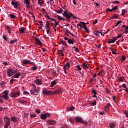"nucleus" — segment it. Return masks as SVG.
Here are the masks:
<instances>
[{
    "label": "nucleus",
    "mask_w": 128,
    "mask_h": 128,
    "mask_svg": "<svg viewBox=\"0 0 128 128\" xmlns=\"http://www.w3.org/2000/svg\"><path fill=\"white\" fill-rule=\"evenodd\" d=\"M32 86H34V88L30 90L31 94L32 96H38L40 92V88L38 87L36 89V86L34 84H32Z\"/></svg>",
    "instance_id": "f257e3e1"
},
{
    "label": "nucleus",
    "mask_w": 128,
    "mask_h": 128,
    "mask_svg": "<svg viewBox=\"0 0 128 128\" xmlns=\"http://www.w3.org/2000/svg\"><path fill=\"white\" fill-rule=\"evenodd\" d=\"M63 16H65V18H67L69 22L70 21V18H76V16L68 12V10L66 11V12H64V15Z\"/></svg>",
    "instance_id": "f03ea898"
},
{
    "label": "nucleus",
    "mask_w": 128,
    "mask_h": 128,
    "mask_svg": "<svg viewBox=\"0 0 128 128\" xmlns=\"http://www.w3.org/2000/svg\"><path fill=\"white\" fill-rule=\"evenodd\" d=\"M10 92L8 90H5L2 93L1 98H3L6 100H10Z\"/></svg>",
    "instance_id": "7ed1b4c3"
},
{
    "label": "nucleus",
    "mask_w": 128,
    "mask_h": 128,
    "mask_svg": "<svg viewBox=\"0 0 128 128\" xmlns=\"http://www.w3.org/2000/svg\"><path fill=\"white\" fill-rule=\"evenodd\" d=\"M4 122H5L4 128H8L10 126V119L8 116H5L4 118Z\"/></svg>",
    "instance_id": "20e7f679"
},
{
    "label": "nucleus",
    "mask_w": 128,
    "mask_h": 128,
    "mask_svg": "<svg viewBox=\"0 0 128 128\" xmlns=\"http://www.w3.org/2000/svg\"><path fill=\"white\" fill-rule=\"evenodd\" d=\"M20 96V92H12L10 94V96L12 98H16Z\"/></svg>",
    "instance_id": "39448f33"
},
{
    "label": "nucleus",
    "mask_w": 128,
    "mask_h": 128,
    "mask_svg": "<svg viewBox=\"0 0 128 128\" xmlns=\"http://www.w3.org/2000/svg\"><path fill=\"white\" fill-rule=\"evenodd\" d=\"M21 62L22 64H32V66H36L34 62H32L30 60H23Z\"/></svg>",
    "instance_id": "423d86ee"
},
{
    "label": "nucleus",
    "mask_w": 128,
    "mask_h": 128,
    "mask_svg": "<svg viewBox=\"0 0 128 128\" xmlns=\"http://www.w3.org/2000/svg\"><path fill=\"white\" fill-rule=\"evenodd\" d=\"M75 120L77 122H80V124H85V126H86L88 124V122L86 121H84L82 120V118L80 117H76L75 118Z\"/></svg>",
    "instance_id": "0eeeda50"
},
{
    "label": "nucleus",
    "mask_w": 128,
    "mask_h": 128,
    "mask_svg": "<svg viewBox=\"0 0 128 128\" xmlns=\"http://www.w3.org/2000/svg\"><path fill=\"white\" fill-rule=\"evenodd\" d=\"M34 84H36V86H40L42 84V80H40L38 78H36V80L34 81Z\"/></svg>",
    "instance_id": "6e6552de"
},
{
    "label": "nucleus",
    "mask_w": 128,
    "mask_h": 128,
    "mask_svg": "<svg viewBox=\"0 0 128 128\" xmlns=\"http://www.w3.org/2000/svg\"><path fill=\"white\" fill-rule=\"evenodd\" d=\"M16 73V71H14V70H12V69L8 70L7 74L10 77L12 76H14Z\"/></svg>",
    "instance_id": "1a4fd4ad"
},
{
    "label": "nucleus",
    "mask_w": 128,
    "mask_h": 128,
    "mask_svg": "<svg viewBox=\"0 0 128 128\" xmlns=\"http://www.w3.org/2000/svg\"><path fill=\"white\" fill-rule=\"evenodd\" d=\"M11 4L14 6L15 8H18L20 6V4L18 2H12Z\"/></svg>",
    "instance_id": "9d476101"
},
{
    "label": "nucleus",
    "mask_w": 128,
    "mask_h": 128,
    "mask_svg": "<svg viewBox=\"0 0 128 128\" xmlns=\"http://www.w3.org/2000/svg\"><path fill=\"white\" fill-rule=\"evenodd\" d=\"M51 114L49 113H46V114H41V118L42 120H46V118L48 116H50Z\"/></svg>",
    "instance_id": "9b49d317"
},
{
    "label": "nucleus",
    "mask_w": 128,
    "mask_h": 128,
    "mask_svg": "<svg viewBox=\"0 0 128 128\" xmlns=\"http://www.w3.org/2000/svg\"><path fill=\"white\" fill-rule=\"evenodd\" d=\"M42 94L45 96H48V94H50V92L48 90L47 88H44L42 90Z\"/></svg>",
    "instance_id": "f8f14e48"
},
{
    "label": "nucleus",
    "mask_w": 128,
    "mask_h": 128,
    "mask_svg": "<svg viewBox=\"0 0 128 128\" xmlns=\"http://www.w3.org/2000/svg\"><path fill=\"white\" fill-rule=\"evenodd\" d=\"M48 124L49 126H56V122L54 120H48Z\"/></svg>",
    "instance_id": "ddd939ff"
},
{
    "label": "nucleus",
    "mask_w": 128,
    "mask_h": 128,
    "mask_svg": "<svg viewBox=\"0 0 128 128\" xmlns=\"http://www.w3.org/2000/svg\"><path fill=\"white\" fill-rule=\"evenodd\" d=\"M26 28H24V27L23 28H21L19 30V32H20V34H26Z\"/></svg>",
    "instance_id": "4468645a"
},
{
    "label": "nucleus",
    "mask_w": 128,
    "mask_h": 128,
    "mask_svg": "<svg viewBox=\"0 0 128 128\" xmlns=\"http://www.w3.org/2000/svg\"><path fill=\"white\" fill-rule=\"evenodd\" d=\"M36 44H38V46H42V43L40 42V40L38 38H35Z\"/></svg>",
    "instance_id": "2eb2a0df"
},
{
    "label": "nucleus",
    "mask_w": 128,
    "mask_h": 128,
    "mask_svg": "<svg viewBox=\"0 0 128 128\" xmlns=\"http://www.w3.org/2000/svg\"><path fill=\"white\" fill-rule=\"evenodd\" d=\"M18 102H20V104H23V105L26 104H28L27 101H24V100H20V99H19L18 100Z\"/></svg>",
    "instance_id": "dca6fc26"
},
{
    "label": "nucleus",
    "mask_w": 128,
    "mask_h": 128,
    "mask_svg": "<svg viewBox=\"0 0 128 128\" xmlns=\"http://www.w3.org/2000/svg\"><path fill=\"white\" fill-rule=\"evenodd\" d=\"M80 23H81V24L84 30H86V32H88V28L86 27V23L84 22H80Z\"/></svg>",
    "instance_id": "f3484780"
},
{
    "label": "nucleus",
    "mask_w": 128,
    "mask_h": 128,
    "mask_svg": "<svg viewBox=\"0 0 128 128\" xmlns=\"http://www.w3.org/2000/svg\"><path fill=\"white\" fill-rule=\"evenodd\" d=\"M62 92V89H58V90H55L54 92H52V94H60Z\"/></svg>",
    "instance_id": "a211bd4d"
},
{
    "label": "nucleus",
    "mask_w": 128,
    "mask_h": 128,
    "mask_svg": "<svg viewBox=\"0 0 128 128\" xmlns=\"http://www.w3.org/2000/svg\"><path fill=\"white\" fill-rule=\"evenodd\" d=\"M22 76L21 72H18L14 76H13L14 78H20V76Z\"/></svg>",
    "instance_id": "6ab92c4d"
},
{
    "label": "nucleus",
    "mask_w": 128,
    "mask_h": 128,
    "mask_svg": "<svg viewBox=\"0 0 128 128\" xmlns=\"http://www.w3.org/2000/svg\"><path fill=\"white\" fill-rule=\"evenodd\" d=\"M38 4L40 6H42V4H44V0H38Z\"/></svg>",
    "instance_id": "aec40b11"
},
{
    "label": "nucleus",
    "mask_w": 128,
    "mask_h": 128,
    "mask_svg": "<svg viewBox=\"0 0 128 128\" xmlns=\"http://www.w3.org/2000/svg\"><path fill=\"white\" fill-rule=\"evenodd\" d=\"M74 39H68V44H74Z\"/></svg>",
    "instance_id": "412c9836"
},
{
    "label": "nucleus",
    "mask_w": 128,
    "mask_h": 128,
    "mask_svg": "<svg viewBox=\"0 0 128 128\" xmlns=\"http://www.w3.org/2000/svg\"><path fill=\"white\" fill-rule=\"evenodd\" d=\"M12 121L13 122H18V119L16 116H12L11 118Z\"/></svg>",
    "instance_id": "4be33fe9"
},
{
    "label": "nucleus",
    "mask_w": 128,
    "mask_h": 128,
    "mask_svg": "<svg viewBox=\"0 0 128 128\" xmlns=\"http://www.w3.org/2000/svg\"><path fill=\"white\" fill-rule=\"evenodd\" d=\"M56 84H57L56 80H54V81L52 82L51 83L50 87L54 88V86H56Z\"/></svg>",
    "instance_id": "5701e85b"
},
{
    "label": "nucleus",
    "mask_w": 128,
    "mask_h": 128,
    "mask_svg": "<svg viewBox=\"0 0 128 128\" xmlns=\"http://www.w3.org/2000/svg\"><path fill=\"white\" fill-rule=\"evenodd\" d=\"M125 78L124 77H120L118 78V82H124Z\"/></svg>",
    "instance_id": "b1692460"
},
{
    "label": "nucleus",
    "mask_w": 128,
    "mask_h": 128,
    "mask_svg": "<svg viewBox=\"0 0 128 128\" xmlns=\"http://www.w3.org/2000/svg\"><path fill=\"white\" fill-rule=\"evenodd\" d=\"M66 10H66V8H64L63 10L61 8L60 11V12L62 14H63V16H64V12H66Z\"/></svg>",
    "instance_id": "393cba45"
},
{
    "label": "nucleus",
    "mask_w": 128,
    "mask_h": 128,
    "mask_svg": "<svg viewBox=\"0 0 128 128\" xmlns=\"http://www.w3.org/2000/svg\"><path fill=\"white\" fill-rule=\"evenodd\" d=\"M114 42H116V40L113 38L112 40H109V42H108V44H114Z\"/></svg>",
    "instance_id": "a878e982"
},
{
    "label": "nucleus",
    "mask_w": 128,
    "mask_h": 128,
    "mask_svg": "<svg viewBox=\"0 0 128 128\" xmlns=\"http://www.w3.org/2000/svg\"><path fill=\"white\" fill-rule=\"evenodd\" d=\"M38 66H36L35 64V66H34L31 68V70H38Z\"/></svg>",
    "instance_id": "bb28decb"
},
{
    "label": "nucleus",
    "mask_w": 128,
    "mask_h": 128,
    "mask_svg": "<svg viewBox=\"0 0 128 128\" xmlns=\"http://www.w3.org/2000/svg\"><path fill=\"white\" fill-rule=\"evenodd\" d=\"M64 68H65L66 70V68H70V65L69 64L68 62L64 66Z\"/></svg>",
    "instance_id": "cd10ccee"
},
{
    "label": "nucleus",
    "mask_w": 128,
    "mask_h": 128,
    "mask_svg": "<svg viewBox=\"0 0 128 128\" xmlns=\"http://www.w3.org/2000/svg\"><path fill=\"white\" fill-rule=\"evenodd\" d=\"M16 42H18V40L15 39L14 40H12L10 44H16Z\"/></svg>",
    "instance_id": "c85d7f7f"
},
{
    "label": "nucleus",
    "mask_w": 128,
    "mask_h": 128,
    "mask_svg": "<svg viewBox=\"0 0 128 128\" xmlns=\"http://www.w3.org/2000/svg\"><path fill=\"white\" fill-rule=\"evenodd\" d=\"M112 104L110 103L108 104V105L105 107V110H108V108H110V106Z\"/></svg>",
    "instance_id": "c756f323"
},
{
    "label": "nucleus",
    "mask_w": 128,
    "mask_h": 128,
    "mask_svg": "<svg viewBox=\"0 0 128 128\" xmlns=\"http://www.w3.org/2000/svg\"><path fill=\"white\" fill-rule=\"evenodd\" d=\"M10 18L11 20H14V18H16V16L12 14H10Z\"/></svg>",
    "instance_id": "7c9ffc66"
},
{
    "label": "nucleus",
    "mask_w": 128,
    "mask_h": 128,
    "mask_svg": "<svg viewBox=\"0 0 128 128\" xmlns=\"http://www.w3.org/2000/svg\"><path fill=\"white\" fill-rule=\"evenodd\" d=\"M110 128H116V124L114 123L110 124Z\"/></svg>",
    "instance_id": "2f4dec72"
},
{
    "label": "nucleus",
    "mask_w": 128,
    "mask_h": 128,
    "mask_svg": "<svg viewBox=\"0 0 128 128\" xmlns=\"http://www.w3.org/2000/svg\"><path fill=\"white\" fill-rule=\"evenodd\" d=\"M100 32H94V36H100Z\"/></svg>",
    "instance_id": "473e14b6"
},
{
    "label": "nucleus",
    "mask_w": 128,
    "mask_h": 128,
    "mask_svg": "<svg viewBox=\"0 0 128 128\" xmlns=\"http://www.w3.org/2000/svg\"><path fill=\"white\" fill-rule=\"evenodd\" d=\"M82 66L84 68H86L87 70H88V65H86V63H83Z\"/></svg>",
    "instance_id": "72a5a7b5"
},
{
    "label": "nucleus",
    "mask_w": 128,
    "mask_h": 128,
    "mask_svg": "<svg viewBox=\"0 0 128 128\" xmlns=\"http://www.w3.org/2000/svg\"><path fill=\"white\" fill-rule=\"evenodd\" d=\"M30 118H36V114H30Z\"/></svg>",
    "instance_id": "f704fd0d"
},
{
    "label": "nucleus",
    "mask_w": 128,
    "mask_h": 128,
    "mask_svg": "<svg viewBox=\"0 0 128 128\" xmlns=\"http://www.w3.org/2000/svg\"><path fill=\"white\" fill-rule=\"evenodd\" d=\"M91 104L93 106H96V100H95L94 102H92Z\"/></svg>",
    "instance_id": "c9c22d12"
},
{
    "label": "nucleus",
    "mask_w": 128,
    "mask_h": 128,
    "mask_svg": "<svg viewBox=\"0 0 128 128\" xmlns=\"http://www.w3.org/2000/svg\"><path fill=\"white\" fill-rule=\"evenodd\" d=\"M118 16H116V14H115L111 18V20H114V18L118 19Z\"/></svg>",
    "instance_id": "e433bc0d"
},
{
    "label": "nucleus",
    "mask_w": 128,
    "mask_h": 128,
    "mask_svg": "<svg viewBox=\"0 0 128 128\" xmlns=\"http://www.w3.org/2000/svg\"><path fill=\"white\" fill-rule=\"evenodd\" d=\"M122 62H126V58L123 56H122Z\"/></svg>",
    "instance_id": "4c0bfd02"
},
{
    "label": "nucleus",
    "mask_w": 128,
    "mask_h": 128,
    "mask_svg": "<svg viewBox=\"0 0 128 128\" xmlns=\"http://www.w3.org/2000/svg\"><path fill=\"white\" fill-rule=\"evenodd\" d=\"M122 21H118L117 22V24H116V26H120V24H122Z\"/></svg>",
    "instance_id": "58836bf2"
},
{
    "label": "nucleus",
    "mask_w": 128,
    "mask_h": 128,
    "mask_svg": "<svg viewBox=\"0 0 128 128\" xmlns=\"http://www.w3.org/2000/svg\"><path fill=\"white\" fill-rule=\"evenodd\" d=\"M76 68L78 70H82L80 65H78L77 66H76Z\"/></svg>",
    "instance_id": "ea45409f"
},
{
    "label": "nucleus",
    "mask_w": 128,
    "mask_h": 128,
    "mask_svg": "<svg viewBox=\"0 0 128 128\" xmlns=\"http://www.w3.org/2000/svg\"><path fill=\"white\" fill-rule=\"evenodd\" d=\"M58 20H66L64 19V18L60 16H58Z\"/></svg>",
    "instance_id": "a19ab883"
},
{
    "label": "nucleus",
    "mask_w": 128,
    "mask_h": 128,
    "mask_svg": "<svg viewBox=\"0 0 128 128\" xmlns=\"http://www.w3.org/2000/svg\"><path fill=\"white\" fill-rule=\"evenodd\" d=\"M2 124H4V122H2V118L0 117V126H2Z\"/></svg>",
    "instance_id": "79ce46f5"
},
{
    "label": "nucleus",
    "mask_w": 128,
    "mask_h": 128,
    "mask_svg": "<svg viewBox=\"0 0 128 128\" xmlns=\"http://www.w3.org/2000/svg\"><path fill=\"white\" fill-rule=\"evenodd\" d=\"M106 12H114V9H110V8H108L106 9Z\"/></svg>",
    "instance_id": "37998d69"
},
{
    "label": "nucleus",
    "mask_w": 128,
    "mask_h": 128,
    "mask_svg": "<svg viewBox=\"0 0 128 128\" xmlns=\"http://www.w3.org/2000/svg\"><path fill=\"white\" fill-rule=\"evenodd\" d=\"M124 32L126 34H128V26L126 28Z\"/></svg>",
    "instance_id": "c03bdc74"
},
{
    "label": "nucleus",
    "mask_w": 128,
    "mask_h": 128,
    "mask_svg": "<svg viewBox=\"0 0 128 128\" xmlns=\"http://www.w3.org/2000/svg\"><path fill=\"white\" fill-rule=\"evenodd\" d=\"M70 124H74V120L72 118H70Z\"/></svg>",
    "instance_id": "a18cd8bd"
},
{
    "label": "nucleus",
    "mask_w": 128,
    "mask_h": 128,
    "mask_svg": "<svg viewBox=\"0 0 128 128\" xmlns=\"http://www.w3.org/2000/svg\"><path fill=\"white\" fill-rule=\"evenodd\" d=\"M25 0L26 2V4H27V6H30V0Z\"/></svg>",
    "instance_id": "49530a36"
},
{
    "label": "nucleus",
    "mask_w": 128,
    "mask_h": 128,
    "mask_svg": "<svg viewBox=\"0 0 128 128\" xmlns=\"http://www.w3.org/2000/svg\"><path fill=\"white\" fill-rule=\"evenodd\" d=\"M3 39L6 41L8 42V38L6 36H3Z\"/></svg>",
    "instance_id": "de8ad7c7"
},
{
    "label": "nucleus",
    "mask_w": 128,
    "mask_h": 128,
    "mask_svg": "<svg viewBox=\"0 0 128 128\" xmlns=\"http://www.w3.org/2000/svg\"><path fill=\"white\" fill-rule=\"evenodd\" d=\"M92 94H98V92H96V90H92Z\"/></svg>",
    "instance_id": "09e8293b"
},
{
    "label": "nucleus",
    "mask_w": 128,
    "mask_h": 128,
    "mask_svg": "<svg viewBox=\"0 0 128 128\" xmlns=\"http://www.w3.org/2000/svg\"><path fill=\"white\" fill-rule=\"evenodd\" d=\"M24 96H28V94H30V92H28L24 91Z\"/></svg>",
    "instance_id": "8fccbe9b"
},
{
    "label": "nucleus",
    "mask_w": 128,
    "mask_h": 128,
    "mask_svg": "<svg viewBox=\"0 0 128 128\" xmlns=\"http://www.w3.org/2000/svg\"><path fill=\"white\" fill-rule=\"evenodd\" d=\"M39 24H40V26H44V22L42 21H39Z\"/></svg>",
    "instance_id": "3c124183"
},
{
    "label": "nucleus",
    "mask_w": 128,
    "mask_h": 128,
    "mask_svg": "<svg viewBox=\"0 0 128 128\" xmlns=\"http://www.w3.org/2000/svg\"><path fill=\"white\" fill-rule=\"evenodd\" d=\"M62 44H64V46H66V44H67L66 42L64 40H62Z\"/></svg>",
    "instance_id": "603ef678"
},
{
    "label": "nucleus",
    "mask_w": 128,
    "mask_h": 128,
    "mask_svg": "<svg viewBox=\"0 0 128 128\" xmlns=\"http://www.w3.org/2000/svg\"><path fill=\"white\" fill-rule=\"evenodd\" d=\"M99 114L100 116H104V114H104V112H100Z\"/></svg>",
    "instance_id": "864d4df0"
},
{
    "label": "nucleus",
    "mask_w": 128,
    "mask_h": 128,
    "mask_svg": "<svg viewBox=\"0 0 128 128\" xmlns=\"http://www.w3.org/2000/svg\"><path fill=\"white\" fill-rule=\"evenodd\" d=\"M74 110V107L72 106L71 108H69V110H70V112H72V110Z\"/></svg>",
    "instance_id": "5fc2aeb1"
},
{
    "label": "nucleus",
    "mask_w": 128,
    "mask_h": 128,
    "mask_svg": "<svg viewBox=\"0 0 128 128\" xmlns=\"http://www.w3.org/2000/svg\"><path fill=\"white\" fill-rule=\"evenodd\" d=\"M73 4L74 6H76V4H78L76 0H73Z\"/></svg>",
    "instance_id": "6e6d98bb"
},
{
    "label": "nucleus",
    "mask_w": 128,
    "mask_h": 128,
    "mask_svg": "<svg viewBox=\"0 0 128 128\" xmlns=\"http://www.w3.org/2000/svg\"><path fill=\"white\" fill-rule=\"evenodd\" d=\"M75 52H80V50H78V48H76L74 50Z\"/></svg>",
    "instance_id": "4d7b16f0"
},
{
    "label": "nucleus",
    "mask_w": 128,
    "mask_h": 128,
    "mask_svg": "<svg viewBox=\"0 0 128 128\" xmlns=\"http://www.w3.org/2000/svg\"><path fill=\"white\" fill-rule=\"evenodd\" d=\"M98 20H96L93 23V24H98Z\"/></svg>",
    "instance_id": "13d9d810"
},
{
    "label": "nucleus",
    "mask_w": 128,
    "mask_h": 128,
    "mask_svg": "<svg viewBox=\"0 0 128 128\" xmlns=\"http://www.w3.org/2000/svg\"><path fill=\"white\" fill-rule=\"evenodd\" d=\"M106 94H110V91L108 90V88L106 87Z\"/></svg>",
    "instance_id": "bf43d9fd"
},
{
    "label": "nucleus",
    "mask_w": 128,
    "mask_h": 128,
    "mask_svg": "<svg viewBox=\"0 0 128 128\" xmlns=\"http://www.w3.org/2000/svg\"><path fill=\"white\" fill-rule=\"evenodd\" d=\"M112 4H120V2H118V1L114 2H112Z\"/></svg>",
    "instance_id": "052dcab7"
},
{
    "label": "nucleus",
    "mask_w": 128,
    "mask_h": 128,
    "mask_svg": "<svg viewBox=\"0 0 128 128\" xmlns=\"http://www.w3.org/2000/svg\"><path fill=\"white\" fill-rule=\"evenodd\" d=\"M77 26H80L81 28H82V24H78Z\"/></svg>",
    "instance_id": "680f3d73"
},
{
    "label": "nucleus",
    "mask_w": 128,
    "mask_h": 128,
    "mask_svg": "<svg viewBox=\"0 0 128 128\" xmlns=\"http://www.w3.org/2000/svg\"><path fill=\"white\" fill-rule=\"evenodd\" d=\"M16 81V80L12 78L10 80V84H12V82H15Z\"/></svg>",
    "instance_id": "e2e57ef3"
},
{
    "label": "nucleus",
    "mask_w": 128,
    "mask_h": 128,
    "mask_svg": "<svg viewBox=\"0 0 128 128\" xmlns=\"http://www.w3.org/2000/svg\"><path fill=\"white\" fill-rule=\"evenodd\" d=\"M4 110V108L0 107V112H3Z\"/></svg>",
    "instance_id": "0e129e2a"
},
{
    "label": "nucleus",
    "mask_w": 128,
    "mask_h": 128,
    "mask_svg": "<svg viewBox=\"0 0 128 128\" xmlns=\"http://www.w3.org/2000/svg\"><path fill=\"white\" fill-rule=\"evenodd\" d=\"M113 11L116 10H118V6H115L114 8H112Z\"/></svg>",
    "instance_id": "69168bd1"
},
{
    "label": "nucleus",
    "mask_w": 128,
    "mask_h": 128,
    "mask_svg": "<svg viewBox=\"0 0 128 128\" xmlns=\"http://www.w3.org/2000/svg\"><path fill=\"white\" fill-rule=\"evenodd\" d=\"M36 114H40V110H37L36 111Z\"/></svg>",
    "instance_id": "338daca9"
},
{
    "label": "nucleus",
    "mask_w": 128,
    "mask_h": 128,
    "mask_svg": "<svg viewBox=\"0 0 128 128\" xmlns=\"http://www.w3.org/2000/svg\"><path fill=\"white\" fill-rule=\"evenodd\" d=\"M125 114L126 116V118H128V112H125Z\"/></svg>",
    "instance_id": "774afa93"
}]
</instances>
